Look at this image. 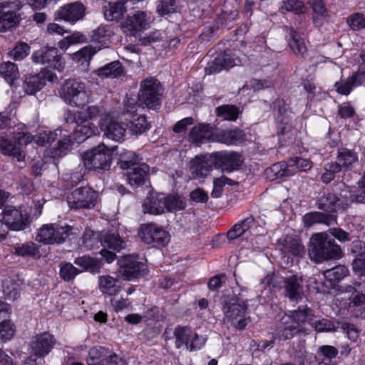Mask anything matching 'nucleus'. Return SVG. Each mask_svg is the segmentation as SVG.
Masks as SVG:
<instances>
[{
	"mask_svg": "<svg viewBox=\"0 0 365 365\" xmlns=\"http://www.w3.org/2000/svg\"><path fill=\"white\" fill-rule=\"evenodd\" d=\"M312 311L307 305L284 314L279 322L275 334L279 340H287L302 331V326L312 320Z\"/></svg>",
	"mask_w": 365,
	"mask_h": 365,
	"instance_id": "f257e3e1",
	"label": "nucleus"
},
{
	"mask_svg": "<svg viewBox=\"0 0 365 365\" xmlns=\"http://www.w3.org/2000/svg\"><path fill=\"white\" fill-rule=\"evenodd\" d=\"M309 255L311 259L319 263L324 260L339 258L341 250L327 234L320 232L314 234L310 238Z\"/></svg>",
	"mask_w": 365,
	"mask_h": 365,
	"instance_id": "f03ea898",
	"label": "nucleus"
},
{
	"mask_svg": "<svg viewBox=\"0 0 365 365\" xmlns=\"http://www.w3.org/2000/svg\"><path fill=\"white\" fill-rule=\"evenodd\" d=\"M60 96L69 106L82 107L89 102L92 93L83 82L68 79L62 86Z\"/></svg>",
	"mask_w": 365,
	"mask_h": 365,
	"instance_id": "7ed1b4c3",
	"label": "nucleus"
},
{
	"mask_svg": "<svg viewBox=\"0 0 365 365\" xmlns=\"http://www.w3.org/2000/svg\"><path fill=\"white\" fill-rule=\"evenodd\" d=\"M84 166L88 170L97 171L107 170L110 168L113 160V149L104 143L87 150L82 155Z\"/></svg>",
	"mask_w": 365,
	"mask_h": 365,
	"instance_id": "20e7f679",
	"label": "nucleus"
},
{
	"mask_svg": "<svg viewBox=\"0 0 365 365\" xmlns=\"http://www.w3.org/2000/svg\"><path fill=\"white\" fill-rule=\"evenodd\" d=\"M247 304L240 299H231L223 305L224 322L230 323L237 329L245 328L250 319L246 317Z\"/></svg>",
	"mask_w": 365,
	"mask_h": 365,
	"instance_id": "39448f33",
	"label": "nucleus"
},
{
	"mask_svg": "<svg viewBox=\"0 0 365 365\" xmlns=\"http://www.w3.org/2000/svg\"><path fill=\"white\" fill-rule=\"evenodd\" d=\"M162 93L160 83L153 77H148L140 83L138 95V103L148 108L157 109L160 105Z\"/></svg>",
	"mask_w": 365,
	"mask_h": 365,
	"instance_id": "423d86ee",
	"label": "nucleus"
},
{
	"mask_svg": "<svg viewBox=\"0 0 365 365\" xmlns=\"http://www.w3.org/2000/svg\"><path fill=\"white\" fill-rule=\"evenodd\" d=\"M176 348L184 347L188 351L200 349L206 341V338L199 336L190 327L178 326L174 330Z\"/></svg>",
	"mask_w": 365,
	"mask_h": 365,
	"instance_id": "0eeeda50",
	"label": "nucleus"
},
{
	"mask_svg": "<svg viewBox=\"0 0 365 365\" xmlns=\"http://www.w3.org/2000/svg\"><path fill=\"white\" fill-rule=\"evenodd\" d=\"M69 226L54 224L43 225L38 231L36 240L43 245L62 244L71 234Z\"/></svg>",
	"mask_w": 365,
	"mask_h": 365,
	"instance_id": "6e6552de",
	"label": "nucleus"
},
{
	"mask_svg": "<svg viewBox=\"0 0 365 365\" xmlns=\"http://www.w3.org/2000/svg\"><path fill=\"white\" fill-rule=\"evenodd\" d=\"M98 193L89 187H81L74 190L67 196V202L71 209H91L96 205Z\"/></svg>",
	"mask_w": 365,
	"mask_h": 365,
	"instance_id": "1a4fd4ad",
	"label": "nucleus"
},
{
	"mask_svg": "<svg viewBox=\"0 0 365 365\" xmlns=\"http://www.w3.org/2000/svg\"><path fill=\"white\" fill-rule=\"evenodd\" d=\"M2 220L8 228L12 230H24L29 223V216L22 207L7 205L3 212Z\"/></svg>",
	"mask_w": 365,
	"mask_h": 365,
	"instance_id": "9d476101",
	"label": "nucleus"
},
{
	"mask_svg": "<svg viewBox=\"0 0 365 365\" xmlns=\"http://www.w3.org/2000/svg\"><path fill=\"white\" fill-rule=\"evenodd\" d=\"M32 59L35 63H41L46 68L61 71L64 67V61L55 47H43L32 55Z\"/></svg>",
	"mask_w": 365,
	"mask_h": 365,
	"instance_id": "9b49d317",
	"label": "nucleus"
},
{
	"mask_svg": "<svg viewBox=\"0 0 365 365\" xmlns=\"http://www.w3.org/2000/svg\"><path fill=\"white\" fill-rule=\"evenodd\" d=\"M139 236L145 243L155 244L158 246H165L169 240L167 232L155 223L141 225Z\"/></svg>",
	"mask_w": 365,
	"mask_h": 365,
	"instance_id": "f8f14e48",
	"label": "nucleus"
},
{
	"mask_svg": "<svg viewBox=\"0 0 365 365\" xmlns=\"http://www.w3.org/2000/svg\"><path fill=\"white\" fill-rule=\"evenodd\" d=\"M210 158L215 167L227 172L238 169L243 162L242 156L237 152H215L210 155Z\"/></svg>",
	"mask_w": 365,
	"mask_h": 365,
	"instance_id": "ddd939ff",
	"label": "nucleus"
},
{
	"mask_svg": "<svg viewBox=\"0 0 365 365\" xmlns=\"http://www.w3.org/2000/svg\"><path fill=\"white\" fill-rule=\"evenodd\" d=\"M150 17L145 11H138L133 15H128L122 23V29L128 36H135L145 30L150 23Z\"/></svg>",
	"mask_w": 365,
	"mask_h": 365,
	"instance_id": "4468645a",
	"label": "nucleus"
},
{
	"mask_svg": "<svg viewBox=\"0 0 365 365\" xmlns=\"http://www.w3.org/2000/svg\"><path fill=\"white\" fill-rule=\"evenodd\" d=\"M101 244L104 247L101 251V255L108 263L113 262L116 257L114 252L106 248L119 252L126 246L125 242L115 232H108L101 238Z\"/></svg>",
	"mask_w": 365,
	"mask_h": 365,
	"instance_id": "2eb2a0df",
	"label": "nucleus"
},
{
	"mask_svg": "<svg viewBox=\"0 0 365 365\" xmlns=\"http://www.w3.org/2000/svg\"><path fill=\"white\" fill-rule=\"evenodd\" d=\"M99 125L107 138L117 142L123 140L126 128L110 114H105L101 117Z\"/></svg>",
	"mask_w": 365,
	"mask_h": 365,
	"instance_id": "dca6fc26",
	"label": "nucleus"
},
{
	"mask_svg": "<svg viewBox=\"0 0 365 365\" xmlns=\"http://www.w3.org/2000/svg\"><path fill=\"white\" fill-rule=\"evenodd\" d=\"M56 74L48 71H41L36 74H31L26 77L24 88L27 94H34L41 90L46 85V82H53L57 80Z\"/></svg>",
	"mask_w": 365,
	"mask_h": 365,
	"instance_id": "f3484780",
	"label": "nucleus"
},
{
	"mask_svg": "<svg viewBox=\"0 0 365 365\" xmlns=\"http://www.w3.org/2000/svg\"><path fill=\"white\" fill-rule=\"evenodd\" d=\"M119 272L125 279L144 276L148 272L146 264L138 262L136 258L127 256L120 262Z\"/></svg>",
	"mask_w": 365,
	"mask_h": 365,
	"instance_id": "a211bd4d",
	"label": "nucleus"
},
{
	"mask_svg": "<svg viewBox=\"0 0 365 365\" xmlns=\"http://www.w3.org/2000/svg\"><path fill=\"white\" fill-rule=\"evenodd\" d=\"M55 344L56 339L52 334L48 332L36 334L30 343L31 353L37 357H44L50 353Z\"/></svg>",
	"mask_w": 365,
	"mask_h": 365,
	"instance_id": "6ab92c4d",
	"label": "nucleus"
},
{
	"mask_svg": "<svg viewBox=\"0 0 365 365\" xmlns=\"http://www.w3.org/2000/svg\"><path fill=\"white\" fill-rule=\"evenodd\" d=\"M302 279L295 274L287 277L284 279V295L292 302H297L304 295Z\"/></svg>",
	"mask_w": 365,
	"mask_h": 365,
	"instance_id": "aec40b11",
	"label": "nucleus"
},
{
	"mask_svg": "<svg viewBox=\"0 0 365 365\" xmlns=\"http://www.w3.org/2000/svg\"><path fill=\"white\" fill-rule=\"evenodd\" d=\"M86 6L81 2L76 1L64 5L57 12L58 16L69 22H76L83 18Z\"/></svg>",
	"mask_w": 365,
	"mask_h": 365,
	"instance_id": "412c9836",
	"label": "nucleus"
},
{
	"mask_svg": "<svg viewBox=\"0 0 365 365\" xmlns=\"http://www.w3.org/2000/svg\"><path fill=\"white\" fill-rule=\"evenodd\" d=\"M212 159L206 155L196 156L190 164V171L196 178H205L211 171Z\"/></svg>",
	"mask_w": 365,
	"mask_h": 365,
	"instance_id": "4be33fe9",
	"label": "nucleus"
},
{
	"mask_svg": "<svg viewBox=\"0 0 365 365\" xmlns=\"http://www.w3.org/2000/svg\"><path fill=\"white\" fill-rule=\"evenodd\" d=\"M348 203L341 202V200L334 193L324 194L318 200V208L326 212H336L339 208L346 209Z\"/></svg>",
	"mask_w": 365,
	"mask_h": 365,
	"instance_id": "5701e85b",
	"label": "nucleus"
},
{
	"mask_svg": "<svg viewBox=\"0 0 365 365\" xmlns=\"http://www.w3.org/2000/svg\"><path fill=\"white\" fill-rule=\"evenodd\" d=\"M236 64L235 60L231 56L230 54L227 53H220L208 66L205 68L208 74L218 73L222 69H227L235 66Z\"/></svg>",
	"mask_w": 365,
	"mask_h": 365,
	"instance_id": "b1692460",
	"label": "nucleus"
},
{
	"mask_svg": "<svg viewBox=\"0 0 365 365\" xmlns=\"http://www.w3.org/2000/svg\"><path fill=\"white\" fill-rule=\"evenodd\" d=\"M143 209L144 213L151 215H160L165 212L163 194H151L143 201Z\"/></svg>",
	"mask_w": 365,
	"mask_h": 365,
	"instance_id": "393cba45",
	"label": "nucleus"
},
{
	"mask_svg": "<svg viewBox=\"0 0 365 365\" xmlns=\"http://www.w3.org/2000/svg\"><path fill=\"white\" fill-rule=\"evenodd\" d=\"M277 245L284 253L300 255L304 253V247L299 240L292 236H286L277 241Z\"/></svg>",
	"mask_w": 365,
	"mask_h": 365,
	"instance_id": "a878e982",
	"label": "nucleus"
},
{
	"mask_svg": "<svg viewBox=\"0 0 365 365\" xmlns=\"http://www.w3.org/2000/svg\"><path fill=\"white\" fill-rule=\"evenodd\" d=\"M215 133L209 125L200 124L192 128L190 138L193 143L197 144L207 141H213Z\"/></svg>",
	"mask_w": 365,
	"mask_h": 365,
	"instance_id": "bb28decb",
	"label": "nucleus"
},
{
	"mask_svg": "<svg viewBox=\"0 0 365 365\" xmlns=\"http://www.w3.org/2000/svg\"><path fill=\"white\" fill-rule=\"evenodd\" d=\"M336 216L327 215L319 212H310L303 217V222L305 227H309L317 223L325 224L328 226L336 223Z\"/></svg>",
	"mask_w": 365,
	"mask_h": 365,
	"instance_id": "cd10ccee",
	"label": "nucleus"
},
{
	"mask_svg": "<svg viewBox=\"0 0 365 365\" xmlns=\"http://www.w3.org/2000/svg\"><path fill=\"white\" fill-rule=\"evenodd\" d=\"M8 6L1 5L0 15V31H5L16 26L19 21L20 16L15 11L7 9Z\"/></svg>",
	"mask_w": 365,
	"mask_h": 365,
	"instance_id": "c85d7f7f",
	"label": "nucleus"
},
{
	"mask_svg": "<svg viewBox=\"0 0 365 365\" xmlns=\"http://www.w3.org/2000/svg\"><path fill=\"white\" fill-rule=\"evenodd\" d=\"M242 138V131L238 129L219 130L215 133L213 141L226 145H232L241 141Z\"/></svg>",
	"mask_w": 365,
	"mask_h": 365,
	"instance_id": "c756f323",
	"label": "nucleus"
},
{
	"mask_svg": "<svg viewBox=\"0 0 365 365\" xmlns=\"http://www.w3.org/2000/svg\"><path fill=\"white\" fill-rule=\"evenodd\" d=\"M255 222V218L250 215L247 218L235 224L227 232V237L229 241L235 240L242 236Z\"/></svg>",
	"mask_w": 365,
	"mask_h": 365,
	"instance_id": "7c9ffc66",
	"label": "nucleus"
},
{
	"mask_svg": "<svg viewBox=\"0 0 365 365\" xmlns=\"http://www.w3.org/2000/svg\"><path fill=\"white\" fill-rule=\"evenodd\" d=\"M149 166L143 163L132 168L127 173V179L130 185L139 186L144 184L145 179L148 176Z\"/></svg>",
	"mask_w": 365,
	"mask_h": 365,
	"instance_id": "2f4dec72",
	"label": "nucleus"
},
{
	"mask_svg": "<svg viewBox=\"0 0 365 365\" xmlns=\"http://www.w3.org/2000/svg\"><path fill=\"white\" fill-rule=\"evenodd\" d=\"M110 351L102 346H94L89 350L88 365H107Z\"/></svg>",
	"mask_w": 365,
	"mask_h": 365,
	"instance_id": "473e14b6",
	"label": "nucleus"
},
{
	"mask_svg": "<svg viewBox=\"0 0 365 365\" xmlns=\"http://www.w3.org/2000/svg\"><path fill=\"white\" fill-rule=\"evenodd\" d=\"M74 263L81 269L79 270V273L82 272L98 273L102 267L100 260L87 255L76 258Z\"/></svg>",
	"mask_w": 365,
	"mask_h": 365,
	"instance_id": "72a5a7b5",
	"label": "nucleus"
},
{
	"mask_svg": "<svg viewBox=\"0 0 365 365\" xmlns=\"http://www.w3.org/2000/svg\"><path fill=\"white\" fill-rule=\"evenodd\" d=\"M125 12L126 9L120 1L109 3L103 7L104 17L107 21H118L122 19Z\"/></svg>",
	"mask_w": 365,
	"mask_h": 365,
	"instance_id": "f704fd0d",
	"label": "nucleus"
},
{
	"mask_svg": "<svg viewBox=\"0 0 365 365\" xmlns=\"http://www.w3.org/2000/svg\"><path fill=\"white\" fill-rule=\"evenodd\" d=\"M287 37H289V46L292 51L295 55L303 56L307 52V47L301 36L293 28H290Z\"/></svg>",
	"mask_w": 365,
	"mask_h": 365,
	"instance_id": "c9c22d12",
	"label": "nucleus"
},
{
	"mask_svg": "<svg viewBox=\"0 0 365 365\" xmlns=\"http://www.w3.org/2000/svg\"><path fill=\"white\" fill-rule=\"evenodd\" d=\"M95 73L101 77L117 78L123 74L124 68L120 61H115L98 68Z\"/></svg>",
	"mask_w": 365,
	"mask_h": 365,
	"instance_id": "e433bc0d",
	"label": "nucleus"
},
{
	"mask_svg": "<svg viewBox=\"0 0 365 365\" xmlns=\"http://www.w3.org/2000/svg\"><path fill=\"white\" fill-rule=\"evenodd\" d=\"M98 287L102 293L110 296L118 293L120 286L118 284V279L109 275L100 276L98 279Z\"/></svg>",
	"mask_w": 365,
	"mask_h": 365,
	"instance_id": "4c0bfd02",
	"label": "nucleus"
},
{
	"mask_svg": "<svg viewBox=\"0 0 365 365\" xmlns=\"http://www.w3.org/2000/svg\"><path fill=\"white\" fill-rule=\"evenodd\" d=\"M0 76L11 86L19 77L17 65L11 61L3 62L0 64Z\"/></svg>",
	"mask_w": 365,
	"mask_h": 365,
	"instance_id": "58836bf2",
	"label": "nucleus"
},
{
	"mask_svg": "<svg viewBox=\"0 0 365 365\" xmlns=\"http://www.w3.org/2000/svg\"><path fill=\"white\" fill-rule=\"evenodd\" d=\"M150 123L147 121L146 117L143 115L133 116L127 125L130 133L133 135H140L145 133L150 128Z\"/></svg>",
	"mask_w": 365,
	"mask_h": 365,
	"instance_id": "ea45409f",
	"label": "nucleus"
},
{
	"mask_svg": "<svg viewBox=\"0 0 365 365\" xmlns=\"http://www.w3.org/2000/svg\"><path fill=\"white\" fill-rule=\"evenodd\" d=\"M349 307L356 317H365V294H356L350 299Z\"/></svg>",
	"mask_w": 365,
	"mask_h": 365,
	"instance_id": "a19ab883",
	"label": "nucleus"
},
{
	"mask_svg": "<svg viewBox=\"0 0 365 365\" xmlns=\"http://www.w3.org/2000/svg\"><path fill=\"white\" fill-rule=\"evenodd\" d=\"M336 160L343 168H349L357 163L358 156L354 151L343 148L339 150Z\"/></svg>",
	"mask_w": 365,
	"mask_h": 365,
	"instance_id": "79ce46f5",
	"label": "nucleus"
},
{
	"mask_svg": "<svg viewBox=\"0 0 365 365\" xmlns=\"http://www.w3.org/2000/svg\"><path fill=\"white\" fill-rule=\"evenodd\" d=\"M279 280L274 273L268 274L262 280L260 284L262 286V293L259 297L266 298L269 296L271 292L280 288L278 285Z\"/></svg>",
	"mask_w": 365,
	"mask_h": 365,
	"instance_id": "37998d69",
	"label": "nucleus"
},
{
	"mask_svg": "<svg viewBox=\"0 0 365 365\" xmlns=\"http://www.w3.org/2000/svg\"><path fill=\"white\" fill-rule=\"evenodd\" d=\"M240 113L238 108L233 105H223L216 108V114L222 120H235Z\"/></svg>",
	"mask_w": 365,
	"mask_h": 365,
	"instance_id": "c03bdc74",
	"label": "nucleus"
},
{
	"mask_svg": "<svg viewBox=\"0 0 365 365\" xmlns=\"http://www.w3.org/2000/svg\"><path fill=\"white\" fill-rule=\"evenodd\" d=\"M14 253L24 257H36L39 256V250L34 242H29L16 247L14 248Z\"/></svg>",
	"mask_w": 365,
	"mask_h": 365,
	"instance_id": "a18cd8bd",
	"label": "nucleus"
},
{
	"mask_svg": "<svg viewBox=\"0 0 365 365\" xmlns=\"http://www.w3.org/2000/svg\"><path fill=\"white\" fill-rule=\"evenodd\" d=\"M0 151L5 155L16 157L19 160L21 158V148L16 143L7 139L0 138Z\"/></svg>",
	"mask_w": 365,
	"mask_h": 365,
	"instance_id": "49530a36",
	"label": "nucleus"
},
{
	"mask_svg": "<svg viewBox=\"0 0 365 365\" xmlns=\"http://www.w3.org/2000/svg\"><path fill=\"white\" fill-rule=\"evenodd\" d=\"M96 128L92 127L90 123L78 124L75 128V139L78 142H83L95 134Z\"/></svg>",
	"mask_w": 365,
	"mask_h": 365,
	"instance_id": "de8ad7c7",
	"label": "nucleus"
},
{
	"mask_svg": "<svg viewBox=\"0 0 365 365\" xmlns=\"http://www.w3.org/2000/svg\"><path fill=\"white\" fill-rule=\"evenodd\" d=\"M3 292L5 298L9 300H15L19 297V285L10 279L3 282Z\"/></svg>",
	"mask_w": 365,
	"mask_h": 365,
	"instance_id": "09e8293b",
	"label": "nucleus"
},
{
	"mask_svg": "<svg viewBox=\"0 0 365 365\" xmlns=\"http://www.w3.org/2000/svg\"><path fill=\"white\" fill-rule=\"evenodd\" d=\"M79 274V269L71 263H62L60 266V276L65 281L73 280Z\"/></svg>",
	"mask_w": 365,
	"mask_h": 365,
	"instance_id": "8fccbe9b",
	"label": "nucleus"
},
{
	"mask_svg": "<svg viewBox=\"0 0 365 365\" xmlns=\"http://www.w3.org/2000/svg\"><path fill=\"white\" fill-rule=\"evenodd\" d=\"M16 327L12 322L0 323V341H10L15 335Z\"/></svg>",
	"mask_w": 365,
	"mask_h": 365,
	"instance_id": "3c124183",
	"label": "nucleus"
},
{
	"mask_svg": "<svg viewBox=\"0 0 365 365\" xmlns=\"http://www.w3.org/2000/svg\"><path fill=\"white\" fill-rule=\"evenodd\" d=\"M289 168L293 170L294 173L296 170L299 171H307L312 168V163L309 160L300 158L295 157L290 158L288 160Z\"/></svg>",
	"mask_w": 365,
	"mask_h": 365,
	"instance_id": "603ef678",
	"label": "nucleus"
},
{
	"mask_svg": "<svg viewBox=\"0 0 365 365\" xmlns=\"http://www.w3.org/2000/svg\"><path fill=\"white\" fill-rule=\"evenodd\" d=\"M29 51L30 47L27 43L19 42L9 52V55L15 61H21L29 55Z\"/></svg>",
	"mask_w": 365,
	"mask_h": 365,
	"instance_id": "864d4df0",
	"label": "nucleus"
},
{
	"mask_svg": "<svg viewBox=\"0 0 365 365\" xmlns=\"http://www.w3.org/2000/svg\"><path fill=\"white\" fill-rule=\"evenodd\" d=\"M137 160L138 156L133 151L125 150L120 153L119 161L123 169H128L131 165H134Z\"/></svg>",
	"mask_w": 365,
	"mask_h": 365,
	"instance_id": "5fc2aeb1",
	"label": "nucleus"
},
{
	"mask_svg": "<svg viewBox=\"0 0 365 365\" xmlns=\"http://www.w3.org/2000/svg\"><path fill=\"white\" fill-rule=\"evenodd\" d=\"M62 130H56L55 131H43L37 137L36 143L42 146L53 142L58 135L61 136Z\"/></svg>",
	"mask_w": 365,
	"mask_h": 365,
	"instance_id": "6e6d98bb",
	"label": "nucleus"
},
{
	"mask_svg": "<svg viewBox=\"0 0 365 365\" xmlns=\"http://www.w3.org/2000/svg\"><path fill=\"white\" fill-rule=\"evenodd\" d=\"M269 170L274 173L277 178L290 176L294 174L293 170L289 168L288 163L286 165L283 163H275L269 168Z\"/></svg>",
	"mask_w": 365,
	"mask_h": 365,
	"instance_id": "4d7b16f0",
	"label": "nucleus"
},
{
	"mask_svg": "<svg viewBox=\"0 0 365 365\" xmlns=\"http://www.w3.org/2000/svg\"><path fill=\"white\" fill-rule=\"evenodd\" d=\"M312 326L318 332L335 331L336 330V327L334 322L327 319L316 320L312 323Z\"/></svg>",
	"mask_w": 365,
	"mask_h": 365,
	"instance_id": "13d9d810",
	"label": "nucleus"
},
{
	"mask_svg": "<svg viewBox=\"0 0 365 365\" xmlns=\"http://www.w3.org/2000/svg\"><path fill=\"white\" fill-rule=\"evenodd\" d=\"M163 204H165V210H167L168 211L182 210L184 208L183 202L175 196L165 197L163 195Z\"/></svg>",
	"mask_w": 365,
	"mask_h": 365,
	"instance_id": "bf43d9fd",
	"label": "nucleus"
},
{
	"mask_svg": "<svg viewBox=\"0 0 365 365\" xmlns=\"http://www.w3.org/2000/svg\"><path fill=\"white\" fill-rule=\"evenodd\" d=\"M347 23L351 29L359 31L365 28V19L363 14L355 13L347 19Z\"/></svg>",
	"mask_w": 365,
	"mask_h": 365,
	"instance_id": "052dcab7",
	"label": "nucleus"
},
{
	"mask_svg": "<svg viewBox=\"0 0 365 365\" xmlns=\"http://www.w3.org/2000/svg\"><path fill=\"white\" fill-rule=\"evenodd\" d=\"M284 8L297 14H304L306 11L304 2L300 0H286L284 1Z\"/></svg>",
	"mask_w": 365,
	"mask_h": 365,
	"instance_id": "680f3d73",
	"label": "nucleus"
},
{
	"mask_svg": "<svg viewBox=\"0 0 365 365\" xmlns=\"http://www.w3.org/2000/svg\"><path fill=\"white\" fill-rule=\"evenodd\" d=\"M98 237L91 230L86 229L83 235L82 240L85 247L92 250L98 243Z\"/></svg>",
	"mask_w": 365,
	"mask_h": 365,
	"instance_id": "e2e57ef3",
	"label": "nucleus"
},
{
	"mask_svg": "<svg viewBox=\"0 0 365 365\" xmlns=\"http://www.w3.org/2000/svg\"><path fill=\"white\" fill-rule=\"evenodd\" d=\"M349 273L348 269L343 265L334 267L326 272V274L329 277H333L334 280L339 281L346 277Z\"/></svg>",
	"mask_w": 365,
	"mask_h": 365,
	"instance_id": "0e129e2a",
	"label": "nucleus"
},
{
	"mask_svg": "<svg viewBox=\"0 0 365 365\" xmlns=\"http://www.w3.org/2000/svg\"><path fill=\"white\" fill-rule=\"evenodd\" d=\"M157 10L161 15L173 13L175 11V1L174 0H161L158 5Z\"/></svg>",
	"mask_w": 365,
	"mask_h": 365,
	"instance_id": "69168bd1",
	"label": "nucleus"
},
{
	"mask_svg": "<svg viewBox=\"0 0 365 365\" xmlns=\"http://www.w3.org/2000/svg\"><path fill=\"white\" fill-rule=\"evenodd\" d=\"M354 78L351 77L349 78L346 81L335 83V87L339 93L342 95H348L353 87L355 86L354 84Z\"/></svg>",
	"mask_w": 365,
	"mask_h": 365,
	"instance_id": "338daca9",
	"label": "nucleus"
},
{
	"mask_svg": "<svg viewBox=\"0 0 365 365\" xmlns=\"http://www.w3.org/2000/svg\"><path fill=\"white\" fill-rule=\"evenodd\" d=\"M96 51L97 50L91 46H86L76 53V57L79 61L89 62Z\"/></svg>",
	"mask_w": 365,
	"mask_h": 365,
	"instance_id": "774afa93",
	"label": "nucleus"
}]
</instances>
